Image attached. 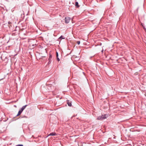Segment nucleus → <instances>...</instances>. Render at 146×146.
<instances>
[{"instance_id":"nucleus-11","label":"nucleus","mask_w":146,"mask_h":146,"mask_svg":"<svg viewBox=\"0 0 146 146\" xmlns=\"http://www.w3.org/2000/svg\"><path fill=\"white\" fill-rule=\"evenodd\" d=\"M17 146H23V145L22 144H19L17 145Z\"/></svg>"},{"instance_id":"nucleus-16","label":"nucleus","mask_w":146,"mask_h":146,"mask_svg":"<svg viewBox=\"0 0 146 146\" xmlns=\"http://www.w3.org/2000/svg\"><path fill=\"white\" fill-rule=\"evenodd\" d=\"M18 28V29H19V27H17H17H16V28Z\"/></svg>"},{"instance_id":"nucleus-5","label":"nucleus","mask_w":146,"mask_h":146,"mask_svg":"<svg viewBox=\"0 0 146 146\" xmlns=\"http://www.w3.org/2000/svg\"><path fill=\"white\" fill-rule=\"evenodd\" d=\"M58 54L57 52H56V60L57 61H59L60 60L59 58H58Z\"/></svg>"},{"instance_id":"nucleus-1","label":"nucleus","mask_w":146,"mask_h":146,"mask_svg":"<svg viewBox=\"0 0 146 146\" xmlns=\"http://www.w3.org/2000/svg\"><path fill=\"white\" fill-rule=\"evenodd\" d=\"M106 115H102L101 116H99L97 118V119L98 120H103L105 119L106 118Z\"/></svg>"},{"instance_id":"nucleus-12","label":"nucleus","mask_w":146,"mask_h":146,"mask_svg":"<svg viewBox=\"0 0 146 146\" xmlns=\"http://www.w3.org/2000/svg\"><path fill=\"white\" fill-rule=\"evenodd\" d=\"M50 63H51V61H50V60H49V61H48V64H50Z\"/></svg>"},{"instance_id":"nucleus-4","label":"nucleus","mask_w":146,"mask_h":146,"mask_svg":"<svg viewBox=\"0 0 146 146\" xmlns=\"http://www.w3.org/2000/svg\"><path fill=\"white\" fill-rule=\"evenodd\" d=\"M27 106V105L23 106L20 110L23 111Z\"/></svg>"},{"instance_id":"nucleus-3","label":"nucleus","mask_w":146,"mask_h":146,"mask_svg":"<svg viewBox=\"0 0 146 146\" xmlns=\"http://www.w3.org/2000/svg\"><path fill=\"white\" fill-rule=\"evenodd\" d=\"M67 103L69 106H72L71 102L69 100L67 101Z\"/></svg>"},{"instance_id":"nucleus-13","label":"nucleus","mask_w":146,"mask_h":146,"mask_svg":"<svg viewBox=\"0 0 146 146\" xmlns=\"http://www.w3.org/2000/svg\"><path fill=\"white\" fill-rule=\"evenodd\" d=\"M8 23L9 24H10L11 23L10 22V21H9L8 22Z\"/></svg>"},{"instance_id":"nucleus-9","label":"nucleus","mask_w":146,"mask_h":146,"mask_svg":"<svg viewBox=\"0 0 146 146\" xmlns=\"http://www.w3.org/2000/svg\"><path fill=\"white\" fill-rule=\"evenodd\" d=\"M64 38L63 37V36H61L59 38V39H64Z\"/></svg>"},{"instance_id":"nucleus-18","label":"nucleus","mask_w":146,"mask_h":146,"mask_svg":"<svg viewBox=\"0 0 146 146\" xmlns=\"http://www.w3.org/2000/svg\"><path fill=\"white\" fill-rule=\"evenodd\" d=\"M16 31V30H14L13 31Z\"/></svg>"},{"instance_id":"nucleus-8","label":"nucleus","mask_w":146,"mask_h":146,"mask_svg":"<svg viewBox=\"0 0 146 146\" xmlns=\"http://www.w3.org/2000/svg\"><path fill=\"white\" fill-rule=\"evenodd\" d=\"M22 111H21V110H20L18 112V114L17 115V116L21 114V113H22Z\"/></svg>"},{"instance_id":"nucleus-7","label":"nucleus","mask_w":146,"mask_h":146,"mask_svg":"<svg viewBox=\"0 0 146 146\" xmlns=\"http://www.w3.org/2000/svg\"><path fill=\"white\" fill-rule=\"evenodd\" d=\"M75 6L76 7L78 8L80 7V6L78 5V2H76L75 3Z\"/></svg>"},{"instance_id":"nucleus-17","label":"nucleus","mask_w":146,"mask_h":146,"mask_svg":"<svg viewBox=\"0 0 146 146\" xmlns=\"http://www.w3.org/2000/svg\"><path fill=\"white\" fill-rule=\"evenodd\" d=\"M143 29H145V27H143Z\"/></svg>"},{"instance_id":"nucleus-10","label":"nucleus","mask_w":146,"mask_h":146,"mask_svg":"<svg viewBox=\"0 0 146 146\" xmlns=\"http://www.w3.org/2000/svg\"><path fill=\"white\" fill-rule=\"evenodd\" d=\"M80 41H78L77 42V44H79L80 43Z\"/></svg>"},{"instance_id":"nucleus-14","label":"nucleus","mask_w":146,"mask_h":146,"mask_svg":"<svg viewBox=\"0 0 146 146\" xmlns=\"http://www.w3.org/2000/svg\"><path fill=\"white\" fill-rule=\"evenodd\" d=\"M51 58H50V57H49L48 58V60H50V61L51 60Z\"/></svg>"},{"instance_id":"nucleus-2","label":"nucleus","mask_w":146,"mask_h":146,"mask_svg":"<svg viewBox=\"0 0 146 146\" xmlns=\"http://www.w3.org/2000/svg\"><path fill=\"white\" fill-rule=\"evenodd\" d=\"M64 20L65 23L67 24L71 20V18L69 17H65Z\"/></svg>"},{"instance_id":"nucleus-15","label":"nucleus","mask_w":146,"mask_h":146,"mask_svg":"<svg viewBox=\"0 0 146 146\" xmlns=\"http://www.w3.org/2000/svg\"><path fill=\"white\" fill-rule=\"evenodd\" d=\"M51 57H52V56H51V55H50V57H50V58H51Z\"/></svg>"},{"instance_id":"nucleus-6","label":"nucleus","mask_w":146,"mask_h":146,"mask_svg":"<svg viewBox=\"0 0 146 146\" xmlns=\"http://www.w3.org/2000/svg\"><path fill=\"white\" fill-rule=\"evenodd\" d=\"M56 135V133H50L49 135V136L50 135H52V136H54V135Z\"/></svg>"}]
</instances>
